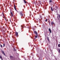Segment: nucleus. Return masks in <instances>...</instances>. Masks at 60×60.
Instances as JSON below:
<instances>
[{
    "mask_svg": "<svg viewBox=\"0 0 60 60\" xmlns=\"http://www.w3.org/2000/svg\"><path fill=\"white\" fill-rule=\"evenodd\" d=\"M34 32L35 34H36V35H36L35 36V37L34 38V40L35 41V40L36 39V38H37V36H38V33H37V32L36 31H34Z\"/></svg>",
    "mask_w": 60,
    "mask_h": 60,
    "instance_id": "f257e3e1",
    "label": "nucleus"
},
{
    "mask_svg": "<svg viewBox=\"0 0 60 60\" xmlns=\"http://www.w3.org/2000/svg\"><path fill=\"white\" fill-rule=\"evenodd\" d=\"M19 13L21 15V17H23V12L21 11L19 12Z\"/></svg>",
    "mask_w": 60,
    "mask_h": 60,
    "instance_id": "f03ea898",
    "label": "nucleus"
},
{
    "mask_svg": "<svg viewBox=\"0 0 60 60\" xmlns=\"http://www.w3.org/2000/svg\"><path fill=\"white\" fill-rule=\"evenodd\" d=\"M2 14L3 16V18H4V19H6V18H5V16H4V13L3 12Z\"/></svg>",
    "mask_w": 60,
    "mask_h": 60,
    "instance_id": "7ed1b4c3",
    "label": "nucleus"
},
{
    "mask_svg": "<svg viewBox=\"0 0 60 60\" xmlns=\"http://www.w3.org/2000/svg\"><path fill=\"white\" fill-rule=\"evenodd\" d=\"M1 51L2 52V54H3L5 56V53H4V52L2 50H1Z\"/></svg>",
    "mask_w": 60,
    "mask_h": 60,
    "instance_id": "20e7f679",
    "label": "nucleus"
},
{
    "mask_svg": "<svg viewBox=\"0 0 60 60\" xmlns=\"http://www.w3.org/2000/svg\"><path fill=\"white\" fill-rule=\"evenodd\" d=\"M10 57L11 59H12L13 58V57L12 56H10Z\"/></svg>",
    "mask_w": 60,
    "mask_h": 60,
    "instance_id": "39448f33",
    "label": "nucleus"
},
{
    "mask_svg": "<svg viewBox=\"0 0 60 60\" xmlns=\"http://www.w3.org/2000/svg\"><path fill=\"white\" fill-rule=\"evenodd\" d=\"M47 40L48 41H50V40L49 39V38L48 37H47Z\"/></svg>",
    "mask_w": 60,
    "mask_h": 60,
    "instance_id": "423d86ee",
    "label": "nucleus"
},
{
    "mask_svg": "<svg viewBox=\"0 0 60 60\" xmlns=\"http://www.w3.org/2000/svg\"><path fill=\"white\" fill-rule=\"evenodd\" d=\"M51 24L52 26H53V24H54V22H51Z\"/></svg>",
    "mask_w": 60,
    "mask_h": 60,
    "instance_id": "0eeeda50",
    "label": "nucleus"
},
{
    "mask_svg": "<svg viewBox=\"0 0 60 60\" xmlns=\"http://www.w3.org/2000/svg\"><path fill=\"white\" fill-rule=\"evenodd\" d=\"M10 12H11V16H12V17H13V14L12 13V12H11V10H10Z\"/></svg>",
    "mask_w": 60,
    "mask_h": 60,
    "instance_id": "6e6552de",
    "label": "nucleus"
},
{
    "mask_svg": "<svg viewBox=\"0 0 60 60\" xmlns=\"http://www.w3.org/2000/svg\"><path fill=\"white\" fill-rule=\"evenodd\" d=\"M15 34H16V36H18V32H15Z\"/></svg>",
    "mask_w": 60,
    "mask_h": 60,
    "instance_id": "1a4fd4ad",
    "label": "nucleus"
},
{
    "mask_svg": "<svg viewBox=\"0 0 60 60\" xmlns=\"http://www.w3.org/2000/svg\"><path fill=\"white\" fill-rule=\"evenodd\" d=\"M0 58L1 59V60H3V57H2L1 56H0Z\"/></svg>",
    "mask_w": 60,
    "mask_h": 60,
    "instance_id": "9d476101",
    "label": "nucleus"
},
{
    "mask_svg": "<svg viewBox=\"0 0 60 60\" xmlns=\"http://www.w3.org/2000/svg\"><path fill=\"white\" fill-rule=\"evenodd\" d=\"M49 31L50 33H51V29H50V28L49 29Z\"/></svg>",
    "mask_w": 60,
    "mask_h": 60,
    "instance_id": "9b49d317",
    "label": "nucleus"
},
{
    "mask_svg": "<svg viewBox=\"0 0 60 60\" xmlns=\"http://www.w3.org/2000/svg\"><path fill=\"white\" fill-rule=\"evenodd\" d=\"M51 11H53V9H52V7H51Z\"/></svg>",
    "mask_w": 60,
    "mask_h": 60,
    "instance_id": "f8f14e48",
    "label": "nucleus"
},
{
    "mask_svg": "<svg viewBox=\"0 0 60 60\" xmlns=\"http://www.w3.org/2000/svg\"><path fill=\"white\" fill-rule=\"evenodd\" d=\"M23 1L24 2V3H25V4H26V1L25 0H23Z\"/></svg>",
    "mask_w": 60,
    "mask_h": 60,
    "instance_id": "ddd939ff",
    "label": "nucleus"
},
{
    "mask_svg": "<svg viewBox=\"0 0 60 60\" xmlns=\"http://www.w3.org/2000/svg\"><path fill=\"white\" fill-rule=\"evenodd\" d=\"M58 47H60V44H58Z\"/></svg>",
    "mask_w": 60,
    "mask_h": 60,
    "instance_id": "4468645a",
    "label": "nucleus"
},
{
    "mask_svg": "<svg viewBox=\"0 0 60 60\" xmlns=\"http://www.w3.org/2000/svg\"><path fill=\"white\" fill-rule=\"evenodd\" d=\"M21 27L23 29V26L22 25H21Z\"/></svg>",
    "mask_w": 60,
    "mask_h": 60,
    "instance_id": "2eb2a0df",
    "label": "nucleus"
},
{
    "mask_svg": "<svg viewBox=\"0 0 60 60\" xmlns=\"http://www.w3.org/2000/svg\"><path fill=\"white\" fill-rule=\"evenodd\" d=\"M45 22H47L48 21V19H46L45 20Z\"/></svg>",
    "mask_w": 60,
    "mask_h": 60,
    "instance_id": "dca6fc26",
    "label": "nucleus"
},
{
    "mask_svg": "<svg viewBox=\"0 0 60 60\" xmlns=\"http://www.w3.org/2000/svg\"><path fill=\"white\" fill-rule=\"evenodd\" d=\"M58 50L59 51V52L60 53V49H58Z\"/></svg>",
    "mask_w": 60,
    "mask_h": 60,
    "instance_id": "f3484780",
    "label": "nucleus"
},
{
    "mask_svg": "<svg viewBox=\"0 0 60 60\" xmlns=\"http://www.w3.org/2000/svg\"><path fill=\"white\" fill-rule=\"evenodd\" d=\"M0 47H1V48H2L3 47V46H2V45H1V44H0Z\"/></svg>",
    "mask_w": 60,
    "mask_h": 60,
    "instance_id": "a211bd4d",
    "label": "nucleus"
},
{
    "mask_svg": "<svg viewBox=\"0 0 60 60\" xmlns=\"http://www.w3.org/2000/svg\"><path fill=\"white\" fill-rule=\"evenodd\" d=\"M3 47H4L5 46V44L4 43V44H3Z\"/></svg>",
    "mask_w": 60,
    "mask_h": 60,
    "instance_id": "6ab92c4d",
    "label": "nucleus"
},
{
    "mask_svg": "<svg viewBox=\"0 0 60 60\" xmlns=\"http://www.w3.org/2000/svg\"><path fill=\"white\" fill-rule=\"evenodd\" d=\"M49 2L50 3H52V0H50L49 1Z\"/></svg>",
    "mask_w": 60,
    "mask_h": 60,
    "instance_id": "aec40b11",
    "label": "nucleus"
},
{
    "mask_svg": "<svg viewBox=\"0 0 60 60\" xmlns=\"http://www.w3.org/2000/svg\"><path fill=\"white\" fill-rule=\"evenodd\" d=\"M16 8V6H15V4H14V8Z\"/></svg>",
    "mask_w": 60,
    "mask_h": 60,
    "instance_id": "412c9836",
    "label": "nucleus"
},
{
    "mask_svg": "<svg viewBox=\"0 0 60 60\" xmlns=\"http://www.w3.org/2000/svg\"><path fill=\"white\" fill-rule=\"evenodd\" d=\"M5 19V20H6V21H8V19Z\"/></svg>",
    "mask_w": 60,
    "mask_h": 60,
    "instance_id": "4be33fe9",
    "label": "nucleus"
},
{
    "mask_svg": "<svg viewBox=\"0 0 60 60\" xmlns=\"http://www.w3.org/2000/svg\"><path fill=\"white\" fill-rule=\"evenodd\" d=\"M14 51H16V49H15V48H14Z\"/></svg>",
    "mask_w": 60,
    "mask_h": 60,
    "instance_id": "5701e85b",
    "label": "nucleus"
},
{
    "mask_svg": "<svg viewBox=\"0 0 60 60\" xmlns=\"http://www.w3.org/2000/svg\"><path fill=\"white\" fill-rule=\"evenodd\" d=\"M49 25H50V22H49Z\"/></svg>",
    "mask_w": 60,
    "mask_h": 60,
    "instance_id": "b1692460",
    "label": "nucleus"
},
{
    "mask_svg": "<svg viewBox=\"0 0 60 60\" xmlns=\"http://www.w3.org/2000/svg\"><path fill=\"white\" fill-rule=\"evenodd\" d=\"M15 10L17 11V9H16V8H14Z\"/></svg>",
    "mask_w": 60,
    "mask_h": 60,
    "instance_id": "393cba45",
    "label": "nucleus"
},
{
    "mask_svg": "<svg viewBox=\"0 0 60 60\" xmlns=\"http://www.w3.org/2000/svg\"><path fill=\"white\" fill-rule=\"evenodd\" d=\"M10 22H11V19H10L9 20Z\"/></svg>",
    "mask_w": 60,
    "mask_h": 60,
    "instance_id": "a878e982",
    "label": "nucleus"
},
{
    "mask_svg": "<svg viewBox=\"0 0 60 60\" xmlns=\"http://www.w3.org/2000/svg\"><path fill=\"white\" fill-rule=\"evenodd\" d=\"M57 14V15H58V14Z\"/></svg>",
    "mask_w": 60,
    "mask_h": 60,
    "instance_id": "bb28decb",
    "label": "nucleus"
},
{
    "mask_svg": "<svg viewBox=\"0 0 60 60\" xmlns=\"http://www.w3.org/2000/svg\"><path fill=\"white\" fill-rule=\"evenodd\" d=\"M11 32H10V34H11Z\"/></svg>",
    "mask_w": 60,
    "mask_h": 60,
    "instance_id": "cd10ccee",
    "label": "nucleus"
},
{
    "mask_svg": "<svg viewBox=\"0 0 60 60\" xmlns=\"http://www.w3.org/2000/svg\"><path fill=\"white\" fill-rule=\"evenodd\" d=\"M3 28L4 29V28Z\"/></svg>",
    "mask_w": 60,
    "mask_h": 60,
    "instance_id": "c85d7f7f",
    "label": "nucleus"
}]
</instances>
